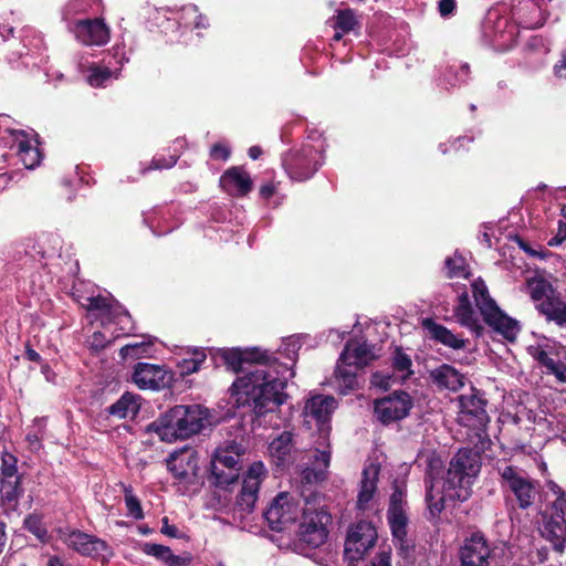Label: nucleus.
Wrapping results in <instances>:
<instances>
[{"instance_id":"obj_1","label":"nucleus","mask_w":566,"mask_h":566,"mask_svg":"<svg viewBox=\"0 0 566 566\" xmlns=\"http://www.w3.org/2000/svg\"><path fill=\"white\" fill-rule=\"evenodd\" d=\"M214 364L222 363L239 376L232 384L238 406L249 407L256 417L275 412L289 399L285 391L293 375L286 365H281L261 347L223 348L212 355Z\"/></svg>"},{"instance_id":"obj_2","label":"nucleus","mask_w":566,"mask_h":566,"mask_svg":"<svg viewBox=\"0 0 566 566\" xmlns=\"http://www.w3.org/2000/svg\"><path fill=\"white\" fill-rule=\"evenodd\" d=\"M482 468V450L461 448L452 457L443 482L444 495L436 499L433 485L426 481V503L429 521L439 520L446 506V497L465 502L472 495V484Z\"/></svg>"},{"instance_id":"obj_3","label":"nucleus","mask_w":566,"mask_h":566,"mask_svg":"<svg viewBox=\"0 0 566 566\" xmlns=\"http://www.w3.org/2000/svg\"><path fill=\"white\" fill-rule=\"evenodd\" d=\"M499 484L509 511L528 512L542 504L543 486L524 469L504 464L497 465Z\"/></svg>"},{"instance_id":"obj_4","label":"nucleus","mask_w":566,"mask_h":566,"mask_svg":"<svg viewBox=\"0 0 566 566\" xmlns=\"http://www.w3.org/2000/svg\"><path fill=\"white\" fill-rule=\"evenodd\" d=\"M206 416L200 406L177 405L147 426L161 441L185 440L201 431Z\"/></svg>"},{"instance_id":"obj_5","label":"nucleus","mask_w":566,"mask_h":566,"mask_svg":"<svg viewBox=\"0 0 566 566\" xmlns=\"http://www.w3.org/2000/svg\"><path fill=\"white\" fill-rule=\"evenodd\" d=\"M554 501L539 506V534L552 544L554 551L563 553L566 547V491L554 481L547 484Z\"/></svg>"},{"instance_id":"obj_6","label":"nucleus","mask_w":566,"mask_h":566,"mask_svg":"<svg viewBox=\"0 0 566 566\" xmlns=\"http://www.w3.org/2000/svg\"><path fill=\"white\" fill-rule=\"evenodd\" d=\"M472 293L475 305L483 321L505 339L514 342L520 332L518 322L505 314L491 297L488 286L482 279L472 283Z\"/></svg>"},{"instance_id":"obj_7","label":"nucleus","mask_w":566,"mask_h":566,"mask_svg":"<svg viewBox=\"0 0 566 566\" xmlns=\"http://www.w3.org/2000/svg\"><path fill=\"white\" fill-rule=\"evenodd\" d=\"M245 453L247 447L235 440L227 441L216 449L210 465L216 486L227 489L238 482Z\"/></svg>"},{"instance_id":"obj_8","label":"nucleus","mask_w":566,"mask_h":566,"mask_svg":"<svg viewBox=\"0 0 566 566\" xmlns=\"http://www.w3.org/2000/svg\"><path fill=\"white\" fill-rule=\"evenodd\" d=\"M316 494L305 499L302 521L298 526L297 537L301 544L310 548L323 545L328 536L327 525L332 522V515L323 507L316 506Z\"/></svg>"},{"instance_id":"obj_9","label":"nucleus","mask_w":566,"mask_h":566,"mask_svg":"<svg viewBox=\"0 0 566 566\" xmlns=\"http://www.w3.org/2000/svg\"><path fill=\"white\" fill-rule=\"evenodd\" d=\"M407 509V486L395 480L389 496L387 522L395 546L403 554H407L411 547L408 541L409 516Z\"/></svg>"},{"instance_id":"obj_10","label":"nucleus","mask_w":566,"mask_h":566,"mask_svg":"<svg viewBox=\"0 0 566 566\" xmlns=\"http://www.w3.org/2000/svg\"><path fill=\"white\" fill-rule=\"evenodd\" d=\"M322 155L312 145H303L300 149H292L283 157V167L291 179L305 181L314 176L321 167Z\"/></svg>"},{"instance_id":"obj_11","label":"nucleus","mask_w":566,"mask_h":566,"mask_svg":"<svg viewBox=\"0 0 566 566\" xmlns=\"http://www.w3.org/2000/svg\"><path fill=\"white\" fill-rule=\"evenodd\" d=\"M412 407V397L403 390H396L374 401L375 416L385 426L405 419Z\"/></svg>"},{"instance_id":"obj_12","label":"nucleus","mask_w":566,"mask_h":566,"mask_svg":"<svg viewBox=\"0 0 566 566\" xmlns=\"http://www.w3.org/2000/svg\"><path fill=\"white\" fill-rule=\"evenodd\" d=\"M132 380L142 390L159 391L171 386L174 374L161 365L137 363L134 366Z\"/></svg>"},{"instance_id":"obj_13","label":"nucleus","mask_w":566,"mask_h":566,"mask_svg":"<svg viewBox=\"0 0 566 566\" xmlns=\"http://www.w3.org/2000/svg\"><path fill=\"white\" fill-rule=\"evenodd\" d=\"M57 535L69 548L85 557L97 558L107 548L105 541L80 530L61 527Z\"/></svg>"},{"instance_id":"obj_14","label":"nucleus","mask_w":566,"mask_h":566,"mask_svg":"<svg viewBox=\"0 0 566 566\" xmlns=\"http://www.w3.org/2000/svg\"><path fill=\"white\" fill-rule=\"evenodd\" d=\"M377 541L376 528L370 522L360 521L348 532L345 543V555L352 560L361 559Z\"/></svg>"},{"instance_id":"obj_15","label":"nucleus","mask_w":566,"mask_h":566,"mask_svg":"<svg viewBox=\"0 0 566 566\" xmlns=\"http://www.w3.org/2000/svg\"><path fill=\"white\" fill-rule=\"evenodd\" d=\"M263 517L272 531L281 532L296 520V506L287 492H280L263 512Z\"/></svg>"},{"instance_id":"obj_16","label":"nucleus","mask_w":566,"mask_h":566,"mask_svg":"<svg viewBox=\"0 0 566 566\" xmlns=\"http://www.w3.org/2000/svg\"><path fill=\"white\" fill-rule=\"evenodd\" d=\"M461 566H489L491 548L489 541L481 531L467 537L460 548Z\"/></svg>"},{"instance_id":"obj_17","label":"nucleus","mask_w":566,"mask_h":566,"mask_svg":"<svg viewBox=\"0 0 566 566\" xmlns=\"http://www.w3.org/2000/svg\"><path fill=\"white\" fill-rule=\"evenodd\" d=\"M76 39L85 45H105L109 41V29L104 19H84L74 24Z\"/></svg>"},{"instance_id":"obj_18","label":"nucleus","mask_w":566,"mask_h":566,"mask_svg":"<svg viewBox=\"0 0 566 566\" xmlns=\"http://www.w3.org/2000/svg\"><path fill=\"white\" fill-rule=\"evenodd\" d=\"M167 470L178 481H185L192 474L197 475L198 471V454L191 448H181L169 454L166 459Z\"/></svg>"},{"instance_id":"obj_19","label":"nucleus","mask_w":566,"mask_h":566,"mask_svg":"<svg viewBox=\"0 0 566 566\" xmlns=\"http://www.w3.org/2000/svg\"><path fill=\"white\" fill-rule=\"evenodd\" d=\"M292 431H282L269 443V454L276 469H287L293 462L295 440Z\"/></svg>"},{"instance_id":"obj_20","label":"nucleus","mask_w":566,"mask_h":566,"mask_svg":"<svg viewBox=\"0 0 566 566\" xmlns=\"http://www.w3.org/2000/svg\"><path fill=\"white\" fill-rule=\"evenodd\" d=\"M421 325L427 331L430 339L453 350L464 349L470 343L468 338L454 334L451 329L437 323L431 317L423 318Z\"/></svg>"},{"instance_id":"obj_21","label":"nucleus","mask_w":566,"mask_h":566,"mask_svg":"<svg viewBox=\"0 0 566 566\" xmlns=\"http://www.w3.org/2000/svg\"><path fill=\"white\" fill-rule=\"evenodd\" d=\"M220 185L229 195L244 197L251 192L253 181L241 166L228 168L220 177Z\"/></svg>"},{"instance_id":"obj_22","label":"nucleus","mask_w":566,"mask_h":566,"mask_svg":"<svg viewBox=\"0 0 566 566\" xmlns=\"http://www.w3.org/2000/svg\"><path fill=\"white\" fill-rule=\"evenodd\" d=\"M331 464V452L315 449L310 457V463L301 472L304 484H317L327 479V469Z\"/></svg>"},{"instance_id":"obj_23","label":"nucleus","mask_w":566,"mask_h":566,"mask_svg":"<svg viewBox=\"0 0 566 566\" xmlns=\"http://www.w3.org/2000/svg\"><path fill=\"white\" fill-rule=\"evenodd\" d=\"M374 346L368 345L366 342L359 343L356 339H349L346 342L343 352L339 355V361L342 364H353L355 369H363L376 359V355L373 352Z\"/></svg>"},{"instance_id":"obj_24","label":"nucleus","mask_w":566,"mask_h":566,"mask_svg":"<svg viewBox=\"0 0 566 566\" xmlns=\"http://www.w3.org/2000/svg\"><path fill=\"white\" fill-rule=\"evenodd\" d=\"M142 552L155 557L167 566H189L193 559L192 554L189 552H184L182 555H175L170 547L156 543H144Z\"/></svg>"},{"instance_id":"obj_25","label":"nucleus","mask_w":566,"mask_h":566,"mask_svg":"<svg viewBox=\"0 0 566 566\" xmlns=\"http://www.w3.org/2000/svg\"><path fill=\"white\" fill-rule=\"evenodd\" d=\"M380 468L376 464H369L361 472L359 492L357 495V509L366 510L373 500L379 480Z\"/></svg>"},{"instance_id":"obj_26","label":"nucleus","mask_w":566,"mask_h":566,"mask_svg":"<svg viewBox=\"0 0 566 566\" xmlns=\"http://www.w3.org/2000/svg\"><path fill=\"white\" fill-rule=\"evenodd\" d=\"M430 379L439 388L458 391L464 386V375L449 364L432 369L429 374Z\"/></svg>"},{"instance_id":"obj_27","label":"nucleus","mask_w":566,"mask_h":566,"mask_svg":"<svg viewBox=\"0 0 566 566\" xmlns=\"http://www.w3.org/2000/svg\"><path fill=\"white\" fill-rule=\"evenodd\" d=\"M454 315L457 316L461 326L469 328L476 335V337L482 336L484 327L476 318L467 292H463L461 295H459L458 305L454 308Z\"/></svg>"},{"instance_id":"obj_28","label":"nucleus","mask_w":566,"mask_h":566,"mask_svg":"<svg viewBox=\"0 0 566 566\" xmlns=\"http://www.w3.org/2000/svg\"><path fill=\"white\" fill-rule=\"evenodd\" d=\"M461 407L463 412L476 418V421L481 426H485L490 421V417L486 411L488 400L484 394L480 390L472 388V394L469 396H461Z\"/></svg>"},{"instance_id":"obj_29","label":"nucleus","mask_w":566,"mask_h":566,"mask_svg":"<svg viewBox=\"0 0 566 566\" xmlns=\"http://www.w3.org/2000/svg\"><path fill=\"white\" fill-rule=\"evenodd\" d=\"M86 307L90 312L98 311L111 322L120 323L124 318L132 321V316L126 308L120 305L114 306L108 298L102 295L88 297Z\"/></svg>"},{"instance_id":"obj_30","label":"nucleus","mask_w":566,"mask_h":566,"mask_svg":"<svg viewBox=\"0 0 566 566\" xmlns=\"http://www.w3.org/2000/svg\"><path fill=\"white\" fill-rule=\"evenodd\" d=\"M536 310L546 321L554 322L559 327H566V302L558 295L547 296L536 305Z\"/></svg>"},{"instance_id":"obj_31","label":"nucleus","mask_w":566,"mask_h":566,"mask_svg":"<svg viewBox=\"0 0 566 566\" xmlns=\"http://www.w3.org/2000/svg\"><path fill=\"white\" fill-rule=\"evenodd\" d=\"M336 400L332 396H316L306 403V410L312 418L324 424L329 421L335 409Z\"/></svg>"},{"instance_id":"obj_32","label":"nucleus","mask_w":566,"mask_h":566,"mask_svg":"<svg viewBox=\"0 0 566 566\" xmlns=\"http://www.w3.org/2000/svg\"><path fill=\"white\" fill-rule=\"evenodd\" d=\"M138 411L139 405L136 401V396L130 392H125L117 401L106 408L107 415L117 419L134 417Z\"/></svg>"},{"instance_id":"obj_33","label":"nucleus","mask_w":566,"mask_h":566,"mask_svg":"<svg viewBox=\"0 0 566 566\" xmlns=\"http://www.w3.org/2000/svg\"><path fill=\"white\" fill-rule=\"evenodd\" d=\"M22 492L21 478L0 479V495L4 506L15 509Z\"/></svg>"},{"instance_id":"obj_34","label":"nucleus","mask_w":566,"mask_h":566,"mask_svg":"<svg viewBox=\"0 0 566 566\" xmlns=\"http://www.w3.org/2000/svg\"><path fill=\"white\" fill-rule=\"evenodd\" d=\"M260 488L255 483L242 482L241 491L235 501L238 510L244 514H250L254 510Z\"/></svg>"},{"instance_id":"obj_35","label":"nucleus","mask_w":566,"mask_h":566,"mask_svg":"<svg viewBox=\"0 0 566 566\" xmlns=\"http://www.w3.org/2000/svg\"><path fill=\"white\" fill-rule=\"evenodd\" d=\"M333 28L345 33L355 32L360 28L355 11L349 8L337 10L336 14L333 17Z\"/></svg>"},{"instance_id":"obj_36","label":"nucleus","mask_w":566,"mask_h":566,"mask_svg":"<svg viewBox=\"0 0 566 566\" xmlns=\"http://www.w3.org/2000/svg\"><path fill=\"white\" fill-rule=\"evenodd\" d=\"M188 354H190L189 358H184L178 363V368L182 376L197 373L207 360V354L202 348H193L191 352H188Z\"/></svg>"},{"instance_id":"obj_37","label":"nucleus","mask_w":566,"mask_h":566,"mask_svg":"<svg viewBox=\"0 0 566 566\" xmlns=\"http://www.w3.org/2000/svg\"><path fill=\"white\" fill-rule=\"evenodd\" d=\"M154 349V343L151 339L142 340L139 343L126 344L119 349V356L122 359H139L142 357H150Z\"/></svg>"},{"instance_id":"obj_38","label":"nucleus","mask_w":566,"mask_h":566,"mask_svg":"<svg viewBox=\"0 0 566 566\" xmlns=\"http://www.w3.org/2000/svg\"><path fill=\"white\" fill-rule=\"evenodd\" d=\"M530 296L535 302H543L547 296L554 295L552 284L543 277H530L526 280Z\"/></svg>"},{"instance_id":"obj_39","label":"nucleus","mask_w":566,"mask_h":566,"mask_svg":"<svg viewBox=\"0 0 566 566\" xmlns=\"http://www.w3.org/2000/svg\"><path fill=\"white\" fill-rule=\"evenodd\" d=\"M357 370L352 363L346 365L345 363L342 364L338 359L335 376L345 389L355 390L358 388Z\"/></svg>"},{"instance_id":"obj_40","label":"nucleus","mask_w":566,"mask_h":566,"mask_svg":"<svg viewBox=\"0 0 566 566\" xmlns=\"http://www.w3.org/2000/svg\"><path fill=\"white\" fill-rule=\"evenodd\" d=\"M301 349V342L296 337H290L284 342V348L283 352H280L279 354L281 356H284L287 358L290 363H282L280 361V358L275 355V353L270 352L276 359L277 363L281 365H286L290 368V371L293 373V375L290 378H293L295 376V371L293 367L295 366L298 357V350Z\"/></svg>"},{"instance_id":"obj_41","label":"nucleus","mask_w":566,"mask_h":566,"mask_svg":"<svg viewBox=\"0 0 566 566\" xmlns=\"http://www.w3.org/2000/svg\"><path fill=\"white\" fill-rule=\"evenodd\" d=\"M18 155L28 169H33L41 161V153L36 147H33L30 142L21 140L18 145Z\"/></svg>"},{"instance_id":"obj_42","label":"nucleus","mask_w":566,"mask_h":566,"mask_svg":"<svg viewBox=\"0 0 566 566\" xmlns=\"http://www.w3.org/2000/svg\"><path fill=\"white\" fill-rule=\"evenodd\" d=\"M448 270V277H469L470 272L465 269V260L461 255L447 258L444 261Z\"/></svg>"},{"instance_id":"obj_43","label":"nucleus","mask_w":566,"mask_h":566,"mask_svg":"<svg viewBox=\"0 0 566 566\" xmlns=\"http://www.w3.org/2000/svg\"><path fill=\"white\" fill-rule=\"evenodd\" d=\"M444 463L440 455L432 453L427 459L426 481L433 485V481L439 479L443 472Z\"/></svg>"},{"instance_id":"obj_44","label":"nucleus","mask_w":566,"mask_h":566,"mask_svg":"<svg viewBox=\"0 0 566 566\" xmlns=\"http://www.w3.org/2000/svg\"><path fill=\"white\" fill-rule=\"evenodd\" d=\"M124 493L128 515L134 517L135 520L144 518V512L140 501L136 495L133 494L132 488H125Z\"/></svg>"},{"instance_id":"obj_45","label":"nucleus","mask_w":566,"mask_h":566,"mask_svg":"<svg viewBox=\"0 0 566 566\" xmlns=\"http://www.w3.org/2000/svg\"><path fill=\"white\" fill-rule=\"evenodd\" d=\"M24 528L40 539H44L48 531L42 523V517L38 514H29L23 521Z\"/></svg>"},{"instance_id":"obj_46","label":"nucleus","mask_w":566,"mask_h":566,"mask_svg":"<svg viewBox=\"0 0 566 566\" xmlns=\"http://www.w3.org/2000/svg\"><path fill=\"white\" fill-rule=\"evenodd\" d=\"M266 475V469L262 461H254L250 464L243 476V482L255 483L260 488L262 479Z\"/></svg>"},{"instance_id":"obj_47","label":"nucleus","mask_w":566,"mask_h":566,"mask_svg":"<svg viewBox=\"0 0 566 566\" xmlns=\"http://www.w3.org/2000/svg\"><path fill=\"white\" fill-rule=\"evenodd\" d=\"M412 366L411 358L409 355H407L402 348L397 347L395 349L394 356H392V368L396 371H407V375L405 378L409 377L412 374V370L410 369Z\"/></svg>"},{"instance_id":"obj_48","label":"nucleus","mask_w":566,"mask_h":566,"mask_svg":"<svg viewBox=\"0 0 566 566\" xmlns=\"http://www.w3.org/2000/svg\"><path fill=\"white\" fill-rule=\"evenodd\" d=\"M88 83L94 87H102L112 77V71L105 66L94 65L90 69Z\"/></svg>"},{"instance_id":"obj_49","label":"nucleus","mask_w":566,"mask_h":566,"mask_svg":"<svg viewBox=\"0 0 566 566\" xmlns=\"http://www.w3.org/2000/svg\"><path fill=\"white\" fill-rule=\"evenodd\" d=\"M12 478H21V475L18 474L17 459L12 454L7 453L2 457L0 479Z\"/></svg>"},{"instance_id":"obj_50","label":"nucleus","mask_w":566,"mask_h":566,"mask_svg":"<svg viewBox=\"0 0 566 566\" xmlns=\"http://www.w3.org/2000/svg\"><path fill=\"white\" fill-rule=\"evenodd\" d=\"M231 156V148L227 143H214L209 150V157L212 160L227 161Z\"/></svg>"},{"instance_id":"obj_51","label":"nucleus","mask_w":566,"mask_h":566,"mask_svg":"<svg viewBox=\"0 0 566 566\" xmlns=\"http://www.w3.org/2000/svg\"><path fill=\"white\" fill-rule=\"evenodd\" d=\"M516 243L518 244V247L530 256L532 258H537V259H541V260H545L546 258H548L549 255H552V252L546 250V249H539V250H535L533 249L530 243L527 241H525L523 238L521 237H516Z\"/></svg>"},{"instance_id":"obj_52","label":"nucleus","mask_w":566,"mask_h":566,"mask_svg":"<svg viewBox=\"0 0 566 566\" xmlns=\"http://www.w3.org/2000/svg\"><path fill=\"white\" fill-rule=\"evenodd\" d=\"M111 344V340L106 338L102 332H94L88 338V346L95 353L105 349Z\"/></svg>"},{"instance_id":"obj_53","label":"nucleus","mask_w":566,"mask_h":566,"mask_svg":"<svg viewBox=\"0 0 566 566\" xmlns=\"http://www.w3.org/2000/svg\"><path fill=\"white\" fill-rule=\"evenodd\" d=\"M547 374L554 375L560 382H566V364L560 360L554 363L546 370Z\"/></svg>"},{"instance_id":"obj_54","label":"nucleus","mask_w":566,"mask_h":566,"mask_svg":"<svg viewBox=\"0 0 566 566\" xmlns=\"http://www.w3.org/2000/svg\"><path fill=\"white\" fill-rule=\"evenodd\" d=\"M566 240V222L559 220L557 233L547 242L548 247L560 245Z\"/></svg>"},{"instance_id":"obj_55","label":"nucleus","mask_w":566,"mask_h":566,"mask_svg":"<svg viewBox=\"0 0 566 566\" xmlns=\"http://www.w3.org/2000/svg\"><path fill=\"white\" fill-rule=\"evenodd\" d=\"M534 359L543 367L546 368V370L549 368V366L554 363L555 359L549 357L548 353L543 348H536L533 353Z\"/></svg>"},{"instance_id":"obj_56","label":"nucleus","mask_w":566,"mask_h":566,"mask_svg":"<svg viewBox=\"0 0 566 566\" xmlns=\"http://www.w3.org/2000/svg\"><path fill=\"white\" fill-rule=\"evenodd\" d=\"M439 13L442 18H447L453 14L457 9L455 0H440L439 1Z\"/></svg>"},{"instance_id":"obj_57","label":"nucleus","mask_w":566,"mask_h":566,"mask_svg":"<svg viewBox=\"0 0 566 566\" xmlns=\"http://www.w3.org/2000/svg\"><path fill=\"white\" fill-rule=\"evenodd\" d=\"M177 157L169 156V158L160 157V158H154L151 161V168L154 169H167L171 168L176 165Z\"/></svg>"},{"instance_id":"obj_58","label":"nucleus","mask_w":566,"mask_h":566,"mask_svg":"<svg viewBox=\"0 0 566 566\" xmlns=\"http://www.w3.org/2000/svg\"><path fill=\"white\" fill-rule=\"evenodd\" d=\"M160 532L164 535H167L172 538H182L184 537V535L179 532L177 526L169 524L168 517H166V516L163 518V526H161Z\"/></svg>"},{"instance_id":"obj_59","label":"nucleus","mask_w":566,"mask_h":566,"mask_svg":"<svg viewBox=\"0 0 566 566\" xmlns=\"http://www.w3.org/2000/svg\"><path fill=\"white\" fill-rule=\"evenodd\" d=\"M366 566H391V556L389 552H380Z\"/></svg>"},{"instance_id":"obj_60","label":"nucleus","mask_w":566,"mask_h":566,"mask_svg":"<svg viewBox=\"0 0 566 566\" xmlns=\"http://www.w3.org/2000/svg\"><path fill=\"white\" fill-rule=\"evenodd\" d=\"M275 191H276L275 185L273 182H268V184L261 186L259 193H260L261 198L269 200L271 197H273Z\"/></svg>"},{"instance_id":"obj_61","label":"nucleus","mask_w":566,"mask_h":566,"mask_svg":"<svg viewBox=\"0 0 566 566\" xmlns=\"http://www.w3.org/2000/svg\"><path fill=\"white\" fill-rule=\"evenodd\" d=\"M564 70H566V52H563L562 60L554 65V74L557 77H564Z\"/></svg>"},{"instance_id":"obj_62","label":"nucleus","mask_w":566,"mask_h":566,"mask_svg":"<svg viewBox=\"0 0 566 566\" xmlns=\"http://www.w3.org/2000/svg\"><path fill=\"white\" fill-rule=\"evenodd\" d=\"M379 377H380V374L379 373H375L373 375V384L376 385V386H379V387H381L384 389H388V387L390 385L391 376L384 377L380 380H378Z\"/></svg>"},{"instance_id":"obj_63","label":"nucleus","mask_w":566,"mask_h":566,"mask_svg":"<svg viewBox=\"0 0 566 566\" xmlns=\"http://www.w3.org/2000/svg\"><path fill=\"white\" fill-rule=\"evenodd\" d=\"M25 357L30 360V361H34V363H40L42 360L41 358V355L34 350L33 348H31L30 346H27V349H25Z\"/></svg>"},{"instance_id":"obj_64","label":"nucleus","mask_w":566,"mask_h":566,"mask_svg":"<svg viewBox=\"0 0 566 566\" xmlns=\"http://www.w3.org/2000/svg\"><path fill=\"white\" fill-rule=\"evenodd\" d=\"M473 143V137H469V136H462V137H459L454 143H453V147L455 149H459L460 147H464L469 144Z\"/></svg>"}]
</instances>
